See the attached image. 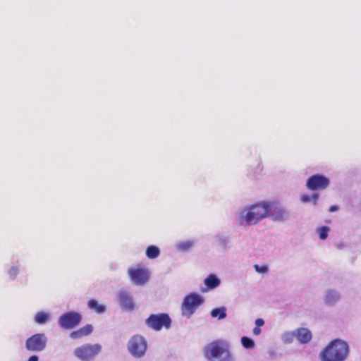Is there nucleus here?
<instances>
[{
    "label": "nucleus",
    "mask_w": 361,
    "mask_h": 361,
    "mask_svg": "<svg viewBox=\"0 0 361 361\" xmlns=\"http://www.w3.org/2000/svg\"><path fill=\"white\" fill-rule=\"evenodd\" d=\"M349 352L346 342L341 339L331 341L320 353L321 361H345Z\"/></svg>",
    "instance_id": "f257e3e1"
},
{
    "label": "nucleus",
    "mask_w": 361,
    "mask_h": 361,
    "mask_svg": "<svg viewBox=\"0 0 361 361\" xmlns=\"http://www.w3.org/2000/svg\"><path fill=\"white\" fill-rule=\"evenodd\" d=\"M269 202H261L251 205L247 208L245 215L241 216V221H245L247 225L258 223L260 220L269 216Z\"/></svg>",
    "instance_id": "f03ea898"
},
{
    "label": "nucleus",
    "mask_w": 361,
    "mask_h": 361,
    "mask_svg": "<svg viewBox=\"0 0 361 361\" xmlns=\"http://www.w3.org/2000/svg\"><path fill=\"white\" fill-rule=\"evenodd\" d=\"M102 350V346L99 343L84 344L76 348L74 355L82 361L92 360Z\"/></svg>",
    "instance_id": "7ed1b4c3"
},
{
    "label": "nucleus",
    "mask_w": 361,
    "mask_h": 361,
    "mask_svg": "<svg viewBox=\"0 0 361 361\" xmlns=\"http://www.w3.org/2000/svg\"><path fill=\"white\" fill-rule=\"evenodd\" d=\"M224 354H228V345L221 341H214L204 348V357L208 360L220 357Z\"/></svg>",
    "instance_id": "20e7f679"
},
{
    "label": "nucleus",
    "mask_w": 361,
    "mask_h": 361,
    "mask_svg": "<svg viewBox=\"0 0 361 361\" xmlns=\"http://www.w3.org/2000/svg\"><path fill=\"white\" fill-rule=\"evenodd\" d=\"M204 302L203 298L197 293H190L186 295L182 304V314L188 317H190L196 308Z\"/></svg>",
    "instance_id": "39448f33"
},
{
    "label": "nucleus",
    "mask_w": 361,
    "mask_h": 361,
    "mask_svg": "<svg viewBox=\"0 0 361 361\" xmlns=\"http://www.w3.org/2000/svg\"><path fill=\"white\" fill-rule=\"evenodd\" d=\"M128 349L133 357H142L147 350V342L142 336L135 335L129 340Z\"/></svg>",
    "instance_id": "423d86ee"
},
{
    "label": "nucleus",
    "mask_w": 361,
    "mask_h": 361,
    "mask_svg": "<svg viewBox=\"0 0 361 361\" xmlns=\"http://www.w3.org/2000/svg\"><path fill=\"white\" fill-rule=\"evenodd\" d=\"M171 324V318L166 313L152 314L146 319L147 326L154 331H160L163 328L169 329Z\"/></svg>",
    "instance_id": "0eeeda50"
},
{
    "label": "nucleus",
    "mask_w": 361,
    "mask_h": 361,
    "mask_svg": "<svg viewBox=\"0 0 361 361\" xmlns=\"http://www.w3.org/2000/svg\"><path fill=\"white\" fill-rule=\"evenodd\" d=\"M82 320V316L76 312H68L63 314L59 319V324L65 329H73Z\"/></svg>",
    "instance_id": "6e6552de"
},
{
    "label": "nucleus",
    "mask_w": 361,
    "mask_h": 361,
    "mask_svg": "<svg viewBox=\"0 0 361 361\" xmlns=\"http://www.w3.org/2000/svg\"><path fill=\"white\" fill-rule=\"evenodd\" d=\"M47 337L44 334H36L26 341V348L30 351L43 350L47 345Z\"/></svg>",
    "instance_id": "1a4fd4ad"
},
{
    "label": "nucleus",
    "mask_w": 361,
    "mask_h": 361,
    "mask_svg": "<svg viewBox=\"0 0 361 361\" xmlns=\"http://www.w3.org/2000/svg\"><path fill=\"white\" fill-rule=\"evenodd\" d=\"M329 185V180L323 175L315 174L311 176L307 180L306 187L310 190H319L326 188Z\"/></svg>",
    "instance_id": "9d476101"
},
{
    "label": "nucleus",
    "mask_w": 361,
    "mask_h": 361,
    "mask_svg": "<svg viewBox=\"0 0 361 361\" xmlns=\"http://www.w3.org/2000/svg\"><path fill=\"white\" fill-rule=\"evenodd\" d=\"M128 273L131 281L137 286L144 285L149 278V272L144 268L130 269Z\"/></svg>",
    "instance_id": "9b49d317"
},
{
    "label": "nucleus",
    "mask_w": 361,
    "mask_h": 361,
    "mask_svg": "<svg viewBox=\"0 0 361 361\" xmlns=\"http://www.w3.org/2000/svg\"><path fill=\"white\" fill-rule=\"evenodd\" d=\"M269 216H270L275 221L284 219L287 214L286 211L276 202H269Z\"/></svg>",
    "instance_id": "f8f14e48"
},
{
    "label": "nucleus",
    "mask_w": 361,
    "mask_h": 361,
    "mask_svg": "<svg viewBox=\"0 0 361 361\" xmlns=\"http://www.w3.org/2000/svg\"><path fill=\"white\" fill-rule=\"evenodd\" d=\"M293 335L301 343H307L311 341L312 338L311 331L305 328H299L296 329L293 332Z\"/></svg>",
    "instance_id": "ddd939ff"
},
{
    "label": "nucleus",
    "mask_w": 361,
    "mask_h": 361,
    "mask_svg": "<svg viewBox=\"0 0 361 361\" xmlns=\"http://www.w3.org/2000/svg\"><path fill=\"white\" fill-rule=\"evenodd\" d=\"M93 331V326L91 324H86L78 330L73 331L70 334V337L73 339H80L83 337L90 335Z\"/></svg>",
    "instance_id": "4468645a"
},
{
    "label": "nucleus",
    "mask_w": 361,
    "mask_h": 361,
    "mask_svg": "<svg viewBox=\"0 0 361 361\" xmlns=\"http://www.w3.org/2000/svg\"><path fill=\"white\" fill-rule=\"evenodd\" d=\"M118 301L120 305L128 310L133 309V302L129 293L121 292L118 295Z\"/></svg>",
    "instance_id": "2eb2a0df"
},
{
    "label": "nucleus",
    "mask_w": 361,
    "mask_h": 361,
    "mask_svg": "<svg viewBox=\"0 0 361 361\" xmlns=\"http://www.w3.org/2000/svg\"><path fill=\"white\" fill-rule=\"evenodd\" d=\"M87 307L97 314H102L106 310V307L104 305L99 304L95 299H90L87 302Z\"/></svg>",
    "instance_id": "dca6fc26"
},
{
    "label": "nucleus",
    "mask_w": 361,
    "mask_h": 361,
    "mask_svg": "<svg viewBox=\"0 0 361 361\" xmlns=\"http://www.w3.org/2000/svg\"><path fill=\"white\" fill-rule=\"evenodd\" d=\"M204 283L207 289H214L219 286L220 280L214 274H210L204 279Z\"/></svg>",
    "instance_id": "f3484780"
},
{
    "label": "nucleus",
    "mask_w": 361,
    "mask_h": 361,
    "mask_svg": "<svg viewBox=\"0 0 361 361\" xmlns=\"http://www.w3.org/2000/svg\"><path fill=\"white\" fill-rule=\"evenodd\" d=\"M340 298L339 295L334 290H329L325 297L326 304L333 305Z\"/></svg>",
    "instance_id": "a211bd4d"
},
{
    "label": "nucleus",
    "mask_w": 361,
    "mask_h": 361,
    "mask_svg": "<svg viewBox=\"0 0 361 361\" xmlns=\"http://www.w3.org/2000/svg\"><path fill=\"white\" fill-rule=\"evenodd\" d=\"M160 254L159 249L155 245H149L146 250V255L149 259H155Z\"/></svg>",
    "instance_id": "6ab92c4d"
},
{
    "label": "nucleus",
    "mask_w": 361,
    "mask_h": 361,
    "mask_svg": "<svg viewBox=\"0 0 361 361\" xmlns=\"http://www.w3.org/2000/svg\"><path fill=\"white\" fill-rule=\"evenodd\" d=\"M211 315L213 317H217L219 319H224L226 317V308L219 307L212 310Z\"/></svg>",
    "instance_id": "aec40b11"
},
{
    "label": "nucleus",
    "mask_w": 361,
    "mask_h": 361,
    "mask_svg": "<svg viewBox=\"0 0 361 361\" xmlns=\"http://www.w3.org/2000/svg\"><path fill=\"white\" fill-rule=\"evenodd\" d=\"M318 199H319V194H317V193H314L311 196L306 195V194H303L300 196V200L302 202L307 203L310 201H312L314 205L317 204Z\"/></svg>",
    "instance_id": "412c9836"
},
{
    "label": "nucleus",
    "mask_w": 361,
    "mask_h": 361,
    "mask_svg": "<svg viewBox=\"0 0 361 361\" xmlns=\"http://www.w3.org/2000/svg\"><path fill=\"white\" fill-rule=\"evenodd\" d=\"M48 319L49 315L44 312H38L35 317V322L39 324L46 323L48 321Z\"/></svg>",
    "instance_id": "4be33fe9"
},
{
    "label": "nucleus",
    "mask_w": 361,
    "mask_h": 361,
    "mask_svg": "<svg viewBox=\"0 0 361 361\" xmlns=\"http://www.w3.org/2000/svg\"><path fill=\"white\" fill-rule=\"evenodd\" d=\"M241 343L245 348L252 349L255 347V342L250 338L243 336L241 338Z\"/></svg>",
    "instance_id": "5701e85b"
},
{
    "label": "nucleus",
    "mask_w": 361,
    "mask_h": 361,
    "mask_svg": "<svg viewBox=\"0 0 361 361\" xmlns=\"http://www.w3.org/2000/svg\"><path fill=\"white\" fill-rule=\"evenodd\" d=\"M329 231V228L328 226H324L319 228L318 233L319 235V238L322 240H325L328 237V233Z\"/></svg>",
    "instance_id": "b1692460"
},
{
    "label": "nucleus",
    "mask_w": 361,
    "mask_h": 361,
    "mask_svg": "<svg viewBox=\"0 0 361 361\" xmlns=\"http://www.w3.org/2000/svg\"><path fill=\"white\" fill-rule=\"evenodd\" d=\"M255 269L256 271H257L259 273H262V274H265L268 271V267L266 265L259 266L258 264H255Z\"/></svg>",
    "instance_id": "393cba45"
},
{
    "label": "nucleus",
    "mask_w": 361,
    "mask_h": 361,
    "mask_svg": "<svg viewBox=\"0 0 361 361\" xmlns=\"http://www.w3.org/2000/svg\"><path fill=\"white\" fill-rule=\"evenodd\" d=\"M18 273V267H13L9 271V274L12 277H15Z\"/></svg>",
    "instance_id": "a878e982"
},
{
    "label": "nucleus",
    "mask_w": 361,
    "mask_h": 361,
    "mask_svg": "<svg viewBox=\"0 0 361 361\" xmlns=\"http://www.w3.org/2000/svg\"><path fill=\"white\" fill-rule=\"evenodd\" d=\"M179 246L182 250H187L190 247L191 243L189 242H185L180 244Z\"/></svg>",
    "instance_id": "bb28decb"
},
{
    "label": "nucleus",
    "mask_w": 361,
    "mask_h": 361,
    "mask_svg": "<svg viewBox=\"0 0 361 361\" xmlns=\"http://www.w3.org/2000/svg\"><path fill=\"white\" fill-rule=\"evenodd\" d=\"M264 324V322L262 319H257L255 321V325L256 326L261 327Z\"/></svg>",
    "instance_id": "cd10ccee"
},
{
    "label": "nucleus",
    "mask_w": 361,
    "mask_h": 361,
    "mask_svg": "<svg viewBox=\"0 0 361 361\" xmlns=\"http://www.w3.org/2000/svg\"><path fill=\"white\" fill-rule=\"evenodd\" d=\"M261 333V329H260V327H258V326H255L253 329V334L256 336H258Z\"/></svg>",
    "instance_id": "c85d7f7f"
},
{
    "label": "nucleus",
    "mask_w": 361,
    "mask_h": 361,
    "mask_svg": "<svg viewBox=\"0 0 361 361\" xmlns=\"http://www.w3.org/2000/svg\"><path fill=\"white\" fill-rule=\"evenodd\" d=\"M338 209V206L332 205V206L330 207L329 210L330 212H336Z\"/></svg>",
    "instance_id": "c756f323"
},
{
    "label": "nucleus",
    "mask_w": 361,
    "mask_h": 361,
    "mask_svg": "<svg viewBox=\"0 0 361 361\" xmlns=\"http://www.w3.org/2000/svg\"><path fill=\"white\" fill-rule=\"evenodd\" d=\"M39 357L37 355H32L29 357L28 361H38Z\"/></svg>",
    "instance_id": "7c9ffc66"
},
{
    "label": "nucleus",
    "mask_w": 361,
    "mask_h": 361,
    "mask_svg": "<svg viewBox=\"0 0 361 361\" xmlns=\"http://www.w3.org/2000/svg\"><path fill=\"white\" fill-rule=\"evenodd\" d=\"M205 291H207V289H205V288L202 289V292H205Z\"/></svg>",
    "instance_id": "2f4dec72"
}]
</instances>
